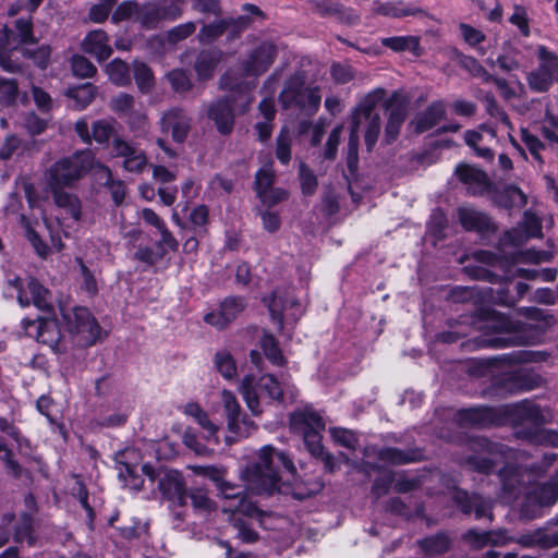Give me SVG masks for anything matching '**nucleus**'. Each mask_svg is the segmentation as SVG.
<instances>
[{
    "label": "nucleus",
    "mask_w": 558,
    "mask_h": 558,
    "mask_svg": "<svg viewBox=\"0 0 558 558\" xmlns=\"http://www.w3.org/2000/svg\"><path fill=\"white\" fill-rule=\"evenodd\" d=\"M54 213L46 216L41 211L45 227L49 233V243L44 241L37 231L39 223L32 221L25 215H21V226L25 238L41 258H47L53 252L64 248L62 238H70L80 230L82 219L81 201L73 194L63 191L52 192Z\"/></svg>",
    "instance_id": "f257e3e1"
},
{
    "label": "nucleus",
    "mask_w": 558,
    "mask_h": 558,
    "mask_svg": "<svg viewBox=\"0 0 558 558\" xmlns=\"http://www.w3.org/2000/svg\"><path fill=\"white\" fill-rule=\"evenodd\" d=\"M549 413L535 402H520L490 407V425L510 424L515 436L533 445L558 447V432L544 426L549 423Z\"/></svg>",
    "instance_id": "f03ea898"
},
{
    "label": "nucleus",
    "mask_w": 558,
    "mask_h": 558,
    "mask_svg": "<svg viewBox=\"0 0 558 558\" xmlns=\"http://www.w3.org/2000/svg\"><path fill=\"white\" fill-rule=\"evenodd\" d=\"M194 472L211 480L219 489L225 502L221 505L222 511L231 513L230 521L236 530L238 537L251 543L256 539V533L251 529L253 521L258 522L268 529L267 521L271 518L270 513L262 511L255 502L248 500L242 495V490L225 481V469L215 466H193Z\"/></svg>",
    "instance_id": "7ed1b4c3"
},
{
    "label": "nucleus",
    "mask_w": 558,
    "mask_h": 558,
    "mask_svg": "<svg viewBox=\"0 0 558 558\" xmlns=\"http://www.w3.org/2000/svg\"><path fill=\"white\" fill-rule=\"evenodd\" d=\"M295 476L292 460L271 446H264L258 452V461L241 472L245 488L257 495L274 492L288 493V483Z\"/></svg>",
    "instance_id": "20e7f679"
},
{
    "label": "nucleus",
    "mask_w": 558,
    "mask_h": 558,
    "mask_svg": "<svg viewBox=\"0 0 558 558\" xmlns=\"http://www.w3.org/2000/svg\"><path fill=\"white\" fill-rule=\"evenodd\" d=\"M386 92L376 88L365 95L351 114L350 137L348 142L347 165L351 173L357 168L360 130L365 124V144L371 150L378 138L380 131V118L375 111L376 107L384 101Z\"/></svg>",
    "instance_id": "39448f33"
},
{
    "label": "nucleus",
    "mask_w": 558,
    "mask_h": 558,
    "mask_svg": "<svg viewBox=\"0 0 558 558\" xmlns=\"http://www.w3.org/2000/svg\"><path fill=\"white\" fill-rule=\"evenodd\" d=\"M138 470H141L151 483L157 482L159 492L163 498L178 504L184 502L185 485L182 475L178 471L165 468L155 469L148 463L138 468L136 463L131 461L120 462L119 477L130 489L140 490L143 487L144 480L138 474Z\"/></svg>",
    "instance_id": "423d86ee"
},
{
    "label": "nucleus",
    "mask_w": 558,
    "mask_h": 558,
    "mask_svg": "<svg viewBox=\"0 0 558 558\" xmlns=\"http://www.w3.org/2000/svg\"><path fill=\"white\" fill-rule=\"evenodd\" d=\"M89 170L100 184L110 182V169L96 161L90 150H84L52 165L46 173L47 184L52 192L61 191L63 187L72 186Z\"/></svg>",
    "instance_id": "0eeeda50"
},
{
    "label": "nucleus",
    "mask_w": 558,
    "mask_h": 558,
    "mask_svg": "<svg viewBox=\"0 0 558 558\" xmlns=\"http://www.w3.org/2000/svg\"><path fill=\"white\" fill-rule=\"evenodd\" d=\"M240 392L247 408L255 415L262 413L264 403L291 402L298 396L296 388L288 378L281 376L279 380L270 374L258 377L246 375L241 383Z\"/></svg>",
    "instance_id": "6e6552de"
},
{
    "label": "nucleus",
    "mask_w": 558,
    "mask_h": 558,
    "mask_svg": "<svg viewBox=\"0 0 558 558\" xmlns=\"http://www.w3.org/2000/svg\"><path fill=\"white\" fill-rule=\"evenodd\" d=\"M274 58L275 46L270 43H264L250 56L245 63V78L233 77V72H228L221 77L220 87L238 94L241 111H245L251 104V98L247 95V92L251 89L248 77H255L264 73L272 63Z\"/></svg>",
    "instance_id": "1a4fd4ad"
},
{
    "label": "nucleus",
    "mask_w": 558,
    "mask_h": 558,
    "mask_svg": "<svg viewBox=\"0 0 558 558\" xmlns=\"http://www.w3.org/2000/svg\"><path fill=\"white\" fill-rule=\"evenodd\" d=\"M290 424L294 432L303 435L304 444L308 451L314 457L322 458L325 461L326 466L330 471H333L331 457L325 453L319 435V433L325 428V423L322 416L312 408L306 407L291 415Z\"/></svg>",
    "instance_id": "9d476101"
},
{
    "label": "nucleus",
    "mask_w": 558,
    "mask_h": 558,
    "mask_svg": "<svg viewBox=\"0 0 558 558\" xmlns=\"http://www.w3.org/2000/svg\"><path fill=\"white\" fill-rule=\"evenodd\" d=\"M181 14V3L175 1L168 9L159 10L155 2L146 3L138 7L132 1L121 3L112 15L113 22H121L134 19L145 26H151L162 19L174 20Z\"/></svg>",
    "instance_id": "9b49d317"
},
{
    "label": "nucleus",
    "mask_w": 558,
    "mask_h": 558,
    "mask_svg": "<svg viewBox=\"0 0 558 558\" xmlns=\"http://www.w3.org/2000/svg\"><path fill=\"white\" fill-rule=\"evenodd\" d=\"M488 319L484 314L464 318L459 322L453 330L442 332L440 339L444 342H454L460 338H468L462 347L473 351L488 345Z\"/></svg>",
    "instance_id": "f8f14e48"
},
{
    "label": "nucleus",
    "mask_w": 558,
    "mask_h": 558,
    "mask_svg": "<svg viewBox=\"0 0 558 558\" xmlns=\"http://www.w3.org/2000/svg\"><path fill=\"white\" fill-rule=\"evenodd\" d=\"M537 68L526 75L529 88L535 93H546L558 82V56L546 46L536 48Z\"/></svg>",
    "instance_id": "ddd939ff"
},
{
    "label": "nucleus",
    "mask_w": 558,
    "mask_h": 558,
    "mask_svg": "<svg viewBox=\"0 0 558 558\" xmlns=\"http://www.w3.org/2000/svg\"><path fill=\"white\" fill-rule=\"evenodd\" d=\"M280 101L284 108L298 107L306 114H313L320 106L322 96L317 88H304L303 78L295 75L287 82Z\"/></svg>",
    "instance_id": "4468645a"
},
{
    "label": "nucleus",
    "mask_w": 558,
    "mask_h": 558,
    "mask_svg": "<svg viewBox=\"0 0 558 558\" xmlns=\"http://www.w3.org/2000/svg\"><path fill=\"white\" fill-rule=\"evenodd\" d=\"M524 325L506 314L490 310V349L508 348L523 343Z\"/></svg>",
    "instance_id": "2eb2a0df"
},
{
    "label": "nucleus",
    "mask_w": 558,
    "mask_h": 558,
    "mask_svg": "<svg viewBox=\"0 0 558 558\" xmlns=\"http://www.w3.org/2000/svg\"><path fill=\"white\" fill-rule=\"evenodd\" d=\"M64 328L76 335L86 344L94 343L100 337V327L86 307H60Z\"/></svg>",
    "instance_id": "dca6fc26"
},
{
    "label": "nucleus",
    "mask_w": 558,
    "mask_h": 558,
    "mask_svg": "<svg viewBox=\"0 0 558 558\" xmlns=\"http://www.w3.org/2000/svg\"><path fill=\"white\" fill-rule=\"evenodd\" d=\"M221 402L229 433L226 437V441L231 444L240 438L248 437L255 430L256 426L242 413L241 405L235 395L230 390H222Z\"/></svg>",
    "instance_id": "f3484780"
},
{
    "label": "nucleus",
    "mask_w": 558,
    "mask_h": 558,
    "mask_svg": "<svg viewBox=\"0 0 558 558\" xmlns=\"http://www.w3.org/2000/svg\"><path fill=\"white\" fill-rule=\"evenodd\" d=\"M266 304L271 318L290 336L291 329L304 313L303 303L287 292L283 295L275 293L270 300H266Z\"/></svg>",
    "instance_id": "a211bd4d"
},
{
    "label": "nucleus",
    "mask_w": 558,
    "mask_h": 558,
    "mask_svg": "<svg viewBox=\"0 0 558 558\" xmlns=\"http://www.w3.org/2000/svg\"><path fill=\"white\" fill-rule=\"evenodd\" d=\"M21 325L26 336L48 345L53 352L62 350L63 333L54 318L23 319Z\"/></svg>",
    "instance_id": "6ab92c4d"
},
{
    "label": "nucleus",
    "mask_w": 558,
    "mask_h": 558,
    "mask_svg": "<svg viewBox=\"0 0 558 558\" xmlns=\"http://www.w3.org/2000/svg\"><path fill=\"white\" fill-rule=\"evenodd\" d=\"M9 288L16 293L17 301L22 307L35 305L39 310L50 308L49 292L33 278L22 280L15 278L9 280Z\"/></svg>",
    "instance_id": "aec40b11"
},
{
    "label": "nucleus",
    "mask_w": 558,
    "mask_h": 558,
    "mask_svg": "<svg viewBox=\"0 0 558 558\" xmlns=\"http://www.w3.org/2000/svg\"><path fill=\"white\" fill-rule=\"evenodd\" d=\"M24 193L31 209H40L43 199L37 195L33 183L29 179L21 177L15 181L14 192L8 196L7 203L3 206V211L7 216L19 215L22 208V199L20 194Z\"/></svg>",
    "instance_id": "412c9836"
},
{
    "label": "nucleus",
    "mask_w": 558,
    "mask_h": 558,
    "mask_svg": "<svg viewBox=\"0 0 558 558\" xmlns=\"http://www.w3.org/2000/svg\"><path fill=\"white\" fill-rule=\"evenodd\" d=\"M112 149L116 156L123 157L124 169L131 172H141L147 165L146 156L130 143L120 137H116L112 142Z\"/></svg>",
    "instance_id": "4be33fe9"
},
{
    "label": "nucleus",
    "mask_w": 558,
    "mask_h": 558,
    "mask_svg": "<svg viewBox=\"0 0 558 558\" xmlns=\"http://www.w3.org/2000/svg\"><path fill=\"white\" fill-rule=\"evenodd\" d=\"M114 121L98 120L93 124L92 134L85 119H81L75 123V131L84 143H90L92 138L97 143H107L113 133Z\"/></svg>",
    "instance_id": "5701e85b"
},
{
    "label": "nucleus",
    "mask_w": 558,
    "mask_h": 558,
    "mask_svg": "<svg viewBox=\"0 0 558 558\" xmlns=\"http://www.w3.org/2000/svg\"><path fill=\"white\" fill-rule=\"evenodd\" d=\"M244 308L243 301L239 298L226 299L217 312H210L205 315L207 324L221 328L230 320L234 319Z\"/></svg>",
    "instance_id": "b1692460"
},
{
    "label": "nucleus",
    "mask_w": 558,
    "mask_h": 558,
    "mask_svg": "<svg viewBox=\"0 0 558 558\" xmlns=\"http://www.w3.org/2000/svg\"><path fill=\"white\" fill-rule=\"evenodd\" d=\"M82 49L99 62L108 59L112 53L108 35L101 29L89 32L82 41Z\"/></svg>",
    "instance_id": "393cba45"
},
{
    "label": "nucleus",
    "mask_w": 558,
    "mask_h": 558,
    "mask_svg": "<svg viewBox=\"0 0 558 558\" xmlns=\"http://www.w3.org/2000/svg\"><path fill=\"white\" fill-rule=\"evenodd\" d=\"M456 172L471 194H483L488 189L487 175L483 170L473 166L461 165Z\"/></svg>",
    "instance_id": "a878e982"
},
{
    "label": "nucleus",
    "mask_w": 558,
    "mask_h": 558,
    "mask_svg": "<svg viewBox=\"0 0 558 558\" xmlns=\"http://www.w3.org/2000/svg\"><path fill=\"white\" fill-rule=\"evenodd\" d=\"M132 410L129 399L117 397L112 399L110 408L101 415L99 424L105 427H118L123 425Z\"/></svg>",
    "instance_id": "bb28decb"
},
{
    "label": "nucleus",
    "mask_w": 558,
    "mask_h": 558,
    "mask_svg": "<svg viewBox=\"0 0 558 558\" xmlns=\"http://www.w3.org/2000/svg\"><path fill=\"white\" fill-rule=\"evenodd\" d=\"M490 198L500 208H521L527 203L526 195L514 185H506L504 187H495Z\"/></svg>",
    "instance_id": "cd10ccee"
},
{
    "label": "nucleus",
    "mask_w": 558,
    "mask_h": 558,
    "mask_svg": "<svg viewBox=\"0 0 558 558\" xmlns=\"http://www.w3.org/2000/svg\"><path fill=\"white\" fill-rule=\"evenodd\" d=\"M183 412L185 415L193 418L204 432L207 440L218 442V425L214 423L207 412H205L198 403L190 402L184 405Z\"/></svg>",
    "instance_id": "c85d7f7f"
},
{
    "label": "nucleus",
    "mask_w": 558,
    "mask_h": 558,
    "mask_svg": "<svg viewBox=\"0 0 558 558\" xmlns=\"http://www.w3.org/2000/svg\"><path fill=\"white\" fill-rule=\"evenodd\" d=\"M208 117L215 122L220 133H229L233 126V108L230 99L226 98L213 104L208 109Z\"/></svg>",
    "instance_id": "c756f323"
},
{
    "label": "nucleus",
    "mask_w": 558,
    "mask_h": 558,
    "mask_svg": "<svg viewBox=\"0 0 558 558\" xmlns=\"http://www.w3.org/2000/svg\"><path fill=\"white\" fill-rule=\"evenodd\" d=\"M161 128L163 132L171 131L175 142H182L187 134L189 121L181 110L173 109L161 118Z\"/></svg>",
    "instance_id": "7c9ffc66"
},
{
    "label": "nucleus",
    "mask_w": 558,
    "mask_h": 558,
    "mask_svg": "<svg viewBox=\"0 0 558 558\" xmlns=\"http://www.w3.org/2000/svg\"><path fill=\"white\" fill-rule=\"evenodd\" d=\"M398 95L395 94L387 102L389 110L388 122L385 129V140L387 143L395 141L400 132L401 125L405 119V107L401 104L393 107V102L397 100Z\"/></svg>",
    "instance_id": "2f4dec72"
},
{
    "label": "nucleus",
    "mask_w": 558,
    "mask_h": 558,
    "mask_svg": "<svg viewBox=\"0 0 558 558\" xmlns=\"http://www.w3.org/2000/svg\"><path fill=\"white\" fill-rule=\"evenodd\" d=\"M381 45L395 52L409 51L415 57H420L422 54L420 37L417 36L408 35L386 37L381 39Z\"/></svg>",
    "instance_id": "473e14b6"
},
{
    "label": "nucleus",
    "mask_w": 558,
    "mask_h": 558,
    "mask_svg": "<svg viewBox=\"0 0 558 558\" xmlns=\"http://www.w3.org/2000/svg\"><path fill=\"white\" fill-rule=\"evenodd\" d=\"M490 81H493L497 93L505 100H511L518 97V89L522 88V85L514 74H507L506 76H499L494 73L490 74Z\"/></svg>",
    "instance_id": "72a5a7b5"
},
{
    "label": "nucleus",
    "mask_w": 558,
    "mask_h": 558,
    "mask_svg": "<svg viewBox=\"0 0 558 558\" xmlns=\"http://www.w3.org/2000/svg\"><path fill=\"white\" fill-rule=\"evenodd\" d=\"M373 12L376 14H380L384 16L401 19L405 16H414L423 13L420 8L405 5L401 2L399 3H374Z\"/></svg>",
    "instance_id": "f704fd0d"
},
{
    "label": "nucleus",
    "mask_w": 558,
    "mask_h": 558,
    "mask_svg": "<svg viewBox=\"0 0 558 558\" xmlns=\"http://www.w3.org/2000/svg\"><path fill=\"white\" fill-rule=\"evenodd\" d=\"M445 116V106L441 101L433 102L426 111L417 117L415 129L417 132H424L435 126Z\"/></svg>",
    "instance_id": "c9c22d12"
},
{
    "label": "nucleus",
    "mask_w": 558,
    "mask_h": 558,
    "mask_svg": "<svg viewBox=\"0 0 558 558\" xmlns=\"http://www.w3.org/2000/svg\"><path fill=\"white\" fill-rule=\"evenodd\" d=\"M539 506H551L558 500V482L549 481L536 487L527 497Z\"/></svg>",
    "instance_id": "e433bc0d"
},
{
    "label": "nucleus",
    "mask_w": 558,
    "mask_h": 558,
    "mask_svg": "<svg viewBox=\"0 0 558 558\" xmlns=\"http://www.w3.org/2000/svg\"><path fill=\"white\" fill-rule=\"evenodd\" d=\"M519 544L524 547L539 546L543 548H551L558 546V532L546 534L538 530L533 533L522 535L519 538Z\"/></svg>",
    "instance_id": "4c0bfd02"
},
{
    "label": "nucleus",
    "mask_w": 558,
    "mask_h": 558,
    "mask_svg": "<svg viewBox=\"0 0 558 558\" xmlns=\"http://www.w3.org/2000/svg\"><path fill=\"white\" fill-rule=\"evenodd\" d=\"M214 364L218 373L227 380L236 377L238 368L234 357L227 350H220L215 354Z\"/></svg>",
    "instance_id": "58836bf2"
},
{
    "label": "nucleus",
    "mask_w": 558,
    "mask_h": 558,
    "mask_svg": "<svg viewBox=\"0 0 558 558\" xmlns=\"http://www.w3.org/2000/svg\"><path fill=\"white\" fill-rule=\"evenodd\" d=\"M97 87L92 83H86L77 87L70 88L66 96L75 101L77 109L86 108L95 98Z\"/></svg>",
    "instance_id": "ea45409f"
},
{
    "label": "nucleus",
    "mask_w": 558,
    "mask_h": 558,
    "mask_svg": "<svg viewBox=\"0 0 558 558\" xmlns=\"http://www.w3.org/2000/svg\"><path fill=\"white\" fill-rule=\"evenodd\" d=\"M106 73L114 85L125 86L130 83L129 65L120 59H114L108 63L106 65Z\"/></svg>",
    "instance_id": "a19ab883"
},
{
    "label": "nucleus",
    "mask_w": 558,
    "mask_h": 558,
    "mask_svg": "<svg viewBox=\"0 0 558 558\" xmlns=\"http://www.w3.org/2000/svg\"><path fill=\"white\" fill-rule=\"evenodd\" d=\"M459 218L466 230L482 231L486 227V216L471 207H461Z\"/></svg>",
    "instance_id": "79ce46f5"
},
{
    "label": "nucleus",
    "mask_w": 558,
    "mask_h": 558,
    "mask_svg": "<svg viewBox=\"0 0 558 558\" xmlns=\"http://www.w3.org/2000/svg\"><path fill=\"white\" fill-rule=\"evenodd\" d=\"M487 132V126L485 124H482L476 130H469L464 134V141L465 144L472 148L477 156L480 157H486L487 155V147L485 144V137L484 133Z\"/></svg>",
    "instance_id": "37998d69"
},
{
    "label": "nucleus",
    "mask_w": 558,
    "mask_h": 558,
    "mask_svg": "<svg viewBox=\"0 0 558 558\" xmlns=\"http://www.w3.org/2000/svg\"><path fill=\"white\" fill-rule=\"evenodd\" d=\"M521 227L525 233V238H543L542 219L532 208L524 211Z\"/></svg>",
    "instance_id": "c03bdc74"
},
{
    "label": "nucleus",
    "mask_w": 558,
    "mask_h": 558,
    "mask_svg": "<svg viewBox=\"0 0 558 558\" xmlns=\"http://www.w3.org/2000/svg\"><path fill=\"white\" fill-rule=\"evenodd\" d=\"M460 32H461V36L463 37V39L465 40V43L469 46L476 49V51L480 54H482V56L485 54L486 37L481 31H478L470 25L461 24Z\"/></svg>",
    "instance_id": "a18cd8bd"
},
{
    "label": "nucleus",
    "mask_w": 558,
    "mask_h": 558,
    "mask_svg": "<svg viewBox=\"0 0 558 558\" xmlns=\"http://www.w3.org/2000/svg\"><path fill=\"white\" fill-rule=\"evenodd\" d=\"M219 61V56L215 51L202 52L196 61L195 70L201 80H206L211 76L216 64Z\"/></svg>",
    "instance_id": "49530a36"
},
{
    "label": "nucleus",
    "mask_w": 558,
    "mask_h": 558,
    "mask_svg": "<svg viewBox=\"0 0 558 558\" xmlns=\"http://www.w3.org/2000/svg\"><path fill=\"white\" fill-rule=\"evenodd\" d=\"M11 35L7 26L0 27V65L9 72H13L19 69L17 63L11 61V57L8 56L10 50Z\"/></svg>",
    "instance_id": "de8ad7c7"
},
{
    "label": "nucleus",
    "mask_w": 558,
    "mask_h": 558,
    "mask_svg": "<svg viewBox=\"0 0 558 558\" xmlns=\"http://www.w3.org/2000/svg\"><path fill=\"white\" fill-rule=\"evenodd\" d=\"M133 71L138 89L142 93L149 92L154 85L151 70L145 63L134 62Z\"/></svg>",
    "instance_id": "09e8293b"
},
{
    "label": "nucleus",
    "mask_w": 558,
    "mask_h": 558,
    "mask_svg": "<svg viewBox=\"0 0 558 558\" xmlns=\"http://www.w3.org/2000/svg\"><path fill=\"white\" fill-rule=\"evenodd\" d=\"M505 380L508 383L505 388L511 393L532 390L537 386L534 380L529 379L527 376L521 374L508 373L506 374Z\"/></svg>",
    "instance_id": "8fccbe9b"
},
{
    "label": "nucleus",
    "mask_w": 558,
    "mask_h": 558,
    "mask_svg": "<svg viewBox=\"0 0 558 558\" xmlns=\"http://www.w3.org/2000/svg\"><path fill=\"white\" fill-rule=\"evenodd\" d=\"M274 175L272 161L265 163L257 171L255 180L257 195L266 196L265 191L272 186Z\"/></svg>",
    "instance_id": "3c124183"
},
{
    "label": "nucleus",
    "mask_w": 558,
    "mask_h": 558,
    "mask_svg": "<svg viewBox=\"0 0 558 558\" xmlns=\"http://www.w3.org/2000/svg\"><path fill=\"white\" fill-rule=\"evenodd\" d=\"M260 347L266 355V357L275 365H281L284 362V359L281 354L280 349L278 348L276 339L270 335H264L260 339Z\"/></svg>",
    "instance_id": "603ef678"
},
{
    "label": "nucleus",
    "mask_w": 558,
    "mask_h": 558,
    "mask_svg": "<svg viewBox=\"0 0 558 558\" xmlns=\"http://www.w3.org/2000/svg\"><path fill=\"white\" fill-rule=\"evenodd\" d=\"M291 134L287 129H282L277 138L276 156L278 160L283 165L288 163L291 159Z\"/></svg>",
    "instance_id": "864d4df0"
},
{
    "label": "nucleus",
    "mask_w": 558,
    "mask_h": 558,
    "mask_svg": "<svg viewBox=\"0 0 558 558\" xmlns=\"http://www.w3.org/2000/svg\"><path fill=\"white\" fill-rule=\"evenodd\" d=\"M110 108L116 113L128 117L134 110V98L129 94L121 93L111 98Z\"/></svg>",
    "instance_id": "5fc2aeb1"
},
{
    "label": "nucleus",
    "mask_w": 558,
    "mask_h": 558,
    "mask_svg": "<svg viewBox=\"0 0 558 558\" xmlns=\"http://www.w3.org/2000/svg\"><path fill=\"white\" fill-rule=\"evenodd\" d=\"M521 140L534 157L539 163H543V157L541 151L545 148V145L541 142V140L534 134L530 133L527 130L521 131Z\"/></svg>",
    "instance_id": "6e6d98bb"
},
{
    "label": "nucleus",
    "mask_w": 558,
    "mask_h": 558,
    "mask_svg": "<svg viewBox=\"0 0 558 558\" xmlns=\"http://www.w3.org/2000/svg\"><path fill=\"white\" fill-rule=\"evenodd\" d=\"M71 64L73 74L82 78L92 77L97 71L95 65L82 56H73Z\"/></svg>",
    "instance_id": "4d7b16f0"
},
{
    "label": "nucleus",
    "mask_w": 558,
    "mask_h": 558,
    "mask_svg": "<svg viewBox=\"0 0 558 558\" xmlns=\"http://www.w3.org/2000/svg\"><path fill=\"white\" fill-rule=\"evenodd\" d=\"M14 539L16 542H26L28 545H35L36 538L33 535L32 520L28 515H23L20 525L15 529Z\"/></svg>",
    "instance_id": "13d9d810"
},
{
    "label": "nucleus",
    "mask_w": 558,
    "mask_h": 558,
    "mask_svg": "<svg viewBox=\"0 0 558 558\" xmlns=\"http://www.w3.org/2000/svg\"><path fill=\"white\" fill-rule=\"evenodd\" d=\"M509 22L515 25L524 37L530 36L529 16L524 8L515 5Z\"/></svg>",
    "instance_id": "bf43d9fd"
},
{
    "label": "nucleus",
    "mask_w": 558,
    "mask_h": 558,
    "mask_svg": "<svg viewBox=\"0 0 558 558\" xmlns=\"http://www.w3.org/2000/svg\"><path fill=\"white\" fill-rule=\"evenodd\" d=\"M487 418L488 410L486 408H470L460 413V421L473 425L483 424Z\"/></svg>",
    "instance_id": "052dcab7"
},
{
    "label": "nucleus",
    "mask_w": 558,
    "mask_h": 558,
    "mask_svg": "<svg viewBox=\"0 0 558 558\" xmlns=\"http://www.w3.org/2000/svg\"><path fill=\"white\" fill-rule=\"evenodd\" d=\"M17 95V84L13 80L0 78V104H11Z\"/></svg>",
    "instance_id": "680f3d73"
},
{
    "label": "nucleus",
    "mask_w": 558,
    "mask_h": 558,
    "mask_svg": "<svg viewBox=\"0 0 558 558\" xmlns=\"http://www.w3.org/2000/svg\"><path fill=\"white\" fill-rule=\"evenodd\" d=\"M168 78L175 92H186L191 88V81L182 70H173L168 74Z\"/></svg>",
    "instance_id": "e2e57ef3"
},
{
    "label": "nucleus",
    "mask_w": 558,
    "mask_h": 558,
    "mask_svg": "<svg viewBox=\"0 0 558 558\" xmlns=\"http://www.w3.org/2000/svg\"><path fill=\"white\" fill-rule=\"evenodd\" d=\"M493 66H497L505 71L506 75L511 74V71L519 69V61L515 52L513 50H509L507 53L499 56Z\"/></svg>",
    "instance_id": "0e129e2a"
},
{
    "label": "nucleus",
    "mask_w": 558,
    "mask_h": 558,
    "mask_svg": "<svg viewBox=\"0 0 558 558\" xmlns=\"http://www.w3.org/2000/svg\"><path fill=\"white\" fill-rule=\"evenodd\" d=\"M329 432H330L332 439L336 442H338L347 448L355 447L357 440H356L355 435L351 430H348L344 428H331Z\"/></svg>",
    "instance_id": "69168bd1"
},
{
    "label": "nucleus",
    "mask_w": 558,
    "mask_h": 558,
    "mask_svg": "<svg viewBox=\"0 0 558 558\" xmlns=\"http://www.w3.org/2000/svg\"><path fill=\"white\" fill-rule=\"evenodd\" d=\"M23 54L33 59L34 62L39 66V68H46L47 64H48V60H49V57H50V49L49 47L47 46H41L39 48H37L35 51H32L27 48H23Z\"/></svg>",
    "instance_id": "338daca9"
},
{
    "label": "nucleus",
    "mask_w": 558,
    "mask_h": 558,
    "mask_svg": "<svg viewBox=\"0 0 558 558\" xmlns=\"http://www.w3.org/2000/svg\"><path fill=\"white\" fill-rule=\"evenodd\" d=\"M16 29L20 38V43L25 45L35 44V38L32 33V23L28 20L20 19L16 21Z\"/></svg>",
    "instance_id": "774afa93"
}]
</instances>
